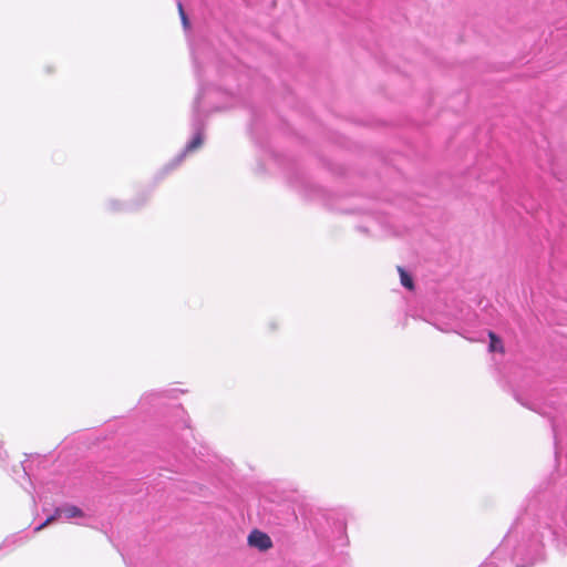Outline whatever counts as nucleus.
I'll list each match as a JSON object with an SVG mask.
<instances>
[{
	"instance_id": "8",
	"label": "nucleus",
	"mask_w": 567,
	"mask_h": 567,
	"mask_svg": "<svg viewBox=\"0 0 567 567\" xmlns=\"http://www.w3.org/2000/svg\"><path fill=\"white\" fill-rule=\"evenodd\" d=\"M177 6H178V11H179V16L182 19V23H183L184 28L187 29L189 27V21L185 14L182 3L178 2Z\"/></svg>"
},
{
	"instance_id": "2",
	"label": "nucleus",
	"mask_w": 567,
	"mask_h": 567,
	"mask_svg": "<svg viewBox=\"0 0 567 567\" xmlns=\"http://www.w3.org/2000/svg\"><path fill=\"white\" fill-rule=\"evenodd\" d=\"M82 515H83V513L79 507H76L74 505H63V506L56 508L55 513L53 515L49 516L44 523H42L41 525L35 527L34 532L41 530L48 524H50L51 522L56 519V517H59V518L63 517L65 519H71V518H75V517H81Z\"/></svg>"
},
{
	"instance_id": "7",
	"label": "nucleus",
	"mask_w": 567,
	"mask_h": 567,
	"mask_svg": "<svg viewBox=\"0 0 567 567\" xmlns=\"http://www.w3.org/2000/svg\"><path fill=\"white\" fill-rule=\"evenodd\" d=\"M399 272H400V277H401V284L402 286H404L405 288L408 289H412L413 288V281H412V278L409 276L408 272H405L403 270V268L399 267Z\"/></svg>"
},
{
	"instance_id": "3",
	"label": "nucleus",
	"mask_w": 567,
	"mask_h": 567,
	"mask_svg": "<svg viewBox=\"0 0 567 567\" xmlns=\"http://www.w3.org/2000/svg\"><path fill=\"white\" fill-rule=\"evenodd\" d=\"M248 544L251 547H255L262 551L271 548V546H272V542H271L270 537L266 533L257 530V529L252 530L249 534Z\"/></svg>"
},
{
	"instance_id": "5",
	"label": "nucleus",
	"mask_w": 567,
	"mask_h": 567,
	"mask_svg": "<svg viewBox=\"0 0 567 567\" xmlns=\"http://www.w3.org/2000/svg\"><path fill=\"white\" fill-rule=\"evenodd\" d=\"M542 538L547 540H554L559 536L558 529L554 528L551 525L547 524L543 527Z\"/></svg>"
},
{
	"instance_id": "9",
	"label": "nucleus",
	"mask_w": 567,
	"mask_h": 567,
	"mask_svg": "<svg viewBox=\"0 0 567 567\" xmlns=\"http://www.w3.org/2000/svg\"><path fill=\"white\" fill-rule=\"evenodd\" d=\"M481 567H488L487 565L481 566Z\"/></svg>"
},
{
	"instance_id": "1",
	"label": "nucleus",
	"mask_w": 567,
	"mask_h": 567,
	"mask_svg": "<svg viewBox=\"0 0 567 567\" xmlns=\"http://www.w3.org/2000/svg\"><path fill=\"white\" fill-rule=\"evenodd\" d=\"M529 551L532 553L530 557H528L527 559L522 558L519 561H517L518 567L530 566L543 558L540 542L536 539H530L528 544L519 545L518 548L516 549L515 555L516 557L523 556L525 555V553Z\"/></svg>"
},
{
	"instance_id": "6",
	"label": "nucleus",
	"mask_w": 567,
	"mask_h": 567,
	"mask_svg": "<svg viewBox=\"0 0 567 567\" xmlns=\"http://www.w3.org/2000/svg\"><path fill=\"white\" fill-rule=\"evenodd\" d=\"M488 336L491 339L489 351L491 352H496V351L502 352L503 351L502 341L493 332H489Z\"/></svg>"
},
{
	"instance_id": "4",
	"label": "nucleus",
	"mask_w": 567,
	"mask_h": 567,
	"mask_svg": "<svg viewBox=\"0 0 567 567\" xmlns=\"http://www.w3.org/2000/svg\"><path fill=\"white\" fill-rule=\"evenodd\" d=\"M203 140H204V137H203L202 131L199 128H196L195 135L193 136L190 142L186 145L184 152L178 156V162H181L183 159V157L186 155V153L193 152L196 148H198L203 144Z\"/></svg>"
}]
</instances>
